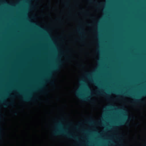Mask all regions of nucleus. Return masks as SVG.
<instances>
[{"label":"nucleus","instance_id":"nucleus-1","mask_svg":"<svg viewBox=\"0 0 146 146\" xmlns=\"http://www.w3.org/2000/svg\"><path fill=\"white\" fill-rule=\"evenodd\" d=\"M62 125L60 121H59L56 124V127L57 129L53 132V135H63L67 137L78 140L77 136H74L72 134L68 133L62 128Z\"/></svg>","mask_w":146,"mask_h":146},{"label":"nucleus","instance_id":"nucleus-2","mask_svg":"<svg viewBox=\"0 0 146 146\" xmlns=\"http://www.w3.org/2000/svg\"><path fill=\"white\" fill-rule=\"evenodd\" d=\"M51 71H48L46 76L42 80L40 86V89L43 94H46V92L44 90V89L46 87V84L47 82L50 80V79L51 77Z\"/></svg>","mask_w":146,"mask_h":146},{"label":"nucleus","instance_id":"nucleus-3","mask_svg":"<svg viewBox=\"0 0 146 146\" xmlns=\"http://www.w3.org/2000/svg\"><path fill=\"white\" fill-rule=\"evenodd\" d=\"M31 93L30 92H28L27 95L24 96L22 98V99L25 102H29L31 99Z\"/></svg>","mask_w":146,"mask_h":146},{"label":"nucleus","instance_id":"nucleus-4","mask_svg":"<svg viewBox=\"0 0 146 146\" xmlns=\"http://www.w3.org/2000/svg\"><path fill=\"white\" fill-rule=\"evenodd\" d=\"M76 95L78 97L83 101H88L90 99V98L89 96L84 97L83 95L79 94V93H77Z\"/></svg>","mask_w":146,"mask_h":146},{"label":"nucleus","instance_id":"nucleus-5","mask_svg":"<svg viewBox=\"0 0 146 146\" xmlns=\"http://www.w3.org/2000/svg\"><path fill=\"white\" fill-rule=\"evenodd\" d=\"M61 62V61H60L59 64H57V65H56L52 69L53 70L55 71H58L59 70V65L60 64Z\"/></svg>","mask_w":146,"mask_h":146},{"label":"nucleus","instance_id":"nucleus-6","mask_svg":"<svg viewBox=\"0 0 146 146\" xmlns=\"http://www.w3.org/2000/svg\"><path fill=\"white\" fill-rule=\"evenodd\" d=\"M5 104L4 105V106L5 107H6L9 105H12L13 104V102H5Z\"/></svg>","mask_w":146,"mask_h":146},{"label":"nucleus","instance_id":"nucleus-7","mask_svg":"<svg viewBox=\"0 0 146 146\" xmlns=\"http://www.w3.org/2000/svg\"><path fill=\"white\" fill-rule=\"evenodd\" d=\"M78 32L80 34H82L84 33V29L81 27H80L78 30Z\"/></svg>","mask_w":146,"mask_h":146},{"label":"nucleus","instance_id":"nucleus-8","mask_svg":"<svg viewBox=\"0 0 146 146\" xmlns=\"http://www.w3.org/2000/svg\"><path fill=\"white\" fill-rule=\"evenodd\" d=\"M41 31L42 32L43 34L45 35L47 34V31L44 28H42L41 29Z\"/></svg>","mask_w":146,"mask_h":146},{"label":"nucleus","instance_id":"nucleus-9","mask_svg":"<svg viewBox=\"0 0 146 146\" xmlns=\"http://www.w3.org/2000/svg\"><path fill=\"white\" fill-rule=\"evenodd\" d=\"M125 123H126V124L127 125L129 124V122H126L125 123L124 121H122L120 123H118V125H121L124 124Z\"/></svg>","mask_w":146,"mask_h":146},{"label":"nucleus","instance_id":"nucleus-10","mask_svg":"<svg viewBox=\"0 0 146 146\" xmlns=\"http://www.w3.org/2000/svg\"><path fill=\"white\" fill-rule=\"evenodd\" d=\"M137 99H134V101L135 102H139L141 101V100L139 99V98H140V97H137Z\"/></svg>","mask_w":146,"mask_h":146},{"label":"nucleus","instance_id":"nucleus-11","mask_svg":"<svg viewBox=\"0 0 146 146\" xmlns=\"http://www.w3.org/2000/svg\"><path fill=\"white\" fill-rule=\"evenodd\" d=\"M97 93L98 94H101V95H102V94H103V95H104V94H102V92H99V91H98V92H97Z\"/></svg>","mask_w":146,"mask_h":146},{"label":"nucleus","instance_id":"nucleus-12","mask_svg":"<svg viewBox=\"0 0 146 146\" xmlns=\"http://www.w3.org/2000/svg\"><path fill=\"white\" fill-rule=\"evenodd\" d=\"M14 114L15 115H18V113L16 112H15L14 113Z\"/></svg>","mask_w":146,"mask_h":146},{"label":"nucleus","instance_id":"nucleus-13","mask_svg":"<svg viewBox=\"0 0 146 146\" xmlns=\"http://www.w3.org/2000/svg\"><path fill=\"white\" fill-rule=\"evenodd\" d=\"M41 16L43 17H45V15L44 14H42L41 15Z\"/></svg>","mask_w":146,"mask_h":146},{"label":"nucleus","instance_id":"nucleus-14","mask_svg":"<svg viewBox=\"0 0 146 146\" xmlns=\"http://www.w3.org/2000/svg\"><path fill=\"white\" fill-rule=\"evenodd\" d=\"M86 88L88 90H89V88H88V86H86Z\"/></svg>","mask_w":146,"mask_h":146},{"label":"nucleus","instance_id":"nucleus-15","mask_svg":"<svg viewBox=\"0 0 146 146\" xmlns=\"http://www.w3.org/2000/svg\"><path fill=\"white\" fill-rule=\"evenodd\" d=\"M89 1L90 2H92L94 1V0H89Z\"/></svg>","mask_w":146,"mask_h":146},{"label":"nucleus","instance_id":"nucleus-16","mask_svg":"<svg viewBox=\"0 0 146 146\" xmlns=\"http://www.w3.org/2000/svg\"><path fill=\"white\" fill-rule=\"evenodd\" d=\"M66 5L67 6H68V4L67 3L66 4Z\"/></svg>","mask_w":146,"mask_h":146},{"label":"nucleus","instance_id":"nucleus-17","mask_svg":"<svg viewBox=\"0 0 146 146\" xmlns=\"http://www.w3.org/2000/svg\"><path fill=\"white\" fill-rule=\"evenodd\" d=\"M1 102H3V100L2 101H1Z\"/></svg>","mask_w":146,"mask_h":146},{"label":"nucleus","instance_id":"nucleus-18","mask_svg":"<svg viewBox=\"0 0 146 146\" xmlns=\"http://www.w3.org/2000/svg\"><path fill=\"white\" fill-rule=\"evenodd\" d=\"M90 75V74H88V76H89V75Z\"/></svg>","mask_w":146,"mask_h":146},{"label":"nucleus","instance_id":"nucleus-19","mask_svg":"<svg viewBox=\"0 0 146 146\" xmlns=\"http://www.w3.org/2000/svg\"><path fill=\"white\" fill-rule=\"evenodd\" d=\"M78 128V127L77 126L76 127V129H77V128Z\"/></svg>","mask_w":146,"mask_h":146},{"label":"nucleus","instance_id":"nucleus-20","mask_svg":"<svg viewBox=\"0 0 146 146\" xmlns=\"http://www.w3.org/2000/svg\"><path fill=\"white\" fill-rule=\"evenodd\" d=\"M144 95H146V94H143Z\"/></svg>","mask_w":146,"mask_h":146},{"label":"nucleus","instance_id":"nucleus-21","mask_svg":"<svg viewBox=\"0 0 146 146\" xmlns=\"http://www.w3.org/2000/svg\"><path fill=\"white\" fill-rule=\"evenodd\" d=\"M92 123V122H91L90 123Z\"/></svg>","mask_w":146,"mask_h":146}]
</instances>
